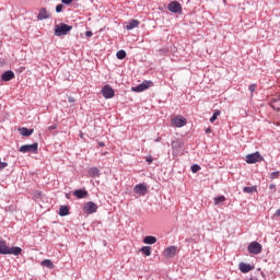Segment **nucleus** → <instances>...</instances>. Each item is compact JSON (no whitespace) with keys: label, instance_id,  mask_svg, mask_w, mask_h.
<instances>
[{"label":"nucleus","instance_id":"f257e3e1","mask_svg":"<svg viewBox=\"0 0 280 280\" xmlns=\"http://www.w3.org/2000/svg\"><path fill=\"white\" fill-rule=\"evenodd\" d=\"M23 249L19 246L9 247L5 241L0 240V255H15L19 256Z\"/></svg>","mask_w":280,"mask_h":280},{"label":"nucleus","instance_id":"f03ea898","mask_svg":"<svg viewBox=\"0 0 280 280\" xmlns=\"http://www.w3.org/2000/svg\"><path fill=\"white\" fill-rule=\"evenodd\" d=\"M73 30V26L60 23L59 25L55 26V36H67L69 32Z\"/></svg>","mask_w":280,"mask_h":280},{"label":"nucleus","instance_id":"7ed1b4c3","mask_svg":"<svg viewBox=\"0 0 280 280\" xmlns=\"http://www.w3.org/2000/svg\"><path fill=\"white\" fill-rule=\"evenodd\" d=\"M264 161V158L259 151H256L255 153L247 154L245 158V162L248 165H254V163H261Z\"/></svg>","mask_w":280,"mask_h":280},{"label":"nucleus","instance_id":"20e7f679","mask_svg":"<svg viewBox=\"0 0 280 280\" xmlns=\"http://www.w3.org/2000/svg\"><path fill=\"white\" fill-rule=\"evenodd\" d=\"M167 10L173 14H179V12H183V5L180 4V2L173 0L168 3Z\"/></svg>","mask_w":280,"mask_h":280},{"label":"nucleus","instance_id":"39448f33","mask_svg":"<svg viewBox=\"0 0 280 280\" xmlns=\"http://www.w3.org/2000/svg\"><path fill=\"white\" fill-rule=\"evenodd\" d=\"M20 152H23V154H27V152H32L33 154H36L38 152V143L35 142L33 144H24L20 147Z\"/></svg>","mask_w":280,"mask_h":280},{"label":"nucleus","instance_id":"423d86ee","mask_svg":"<svg viewBox=\"0 0 280 280\" xmlns=\"http://www.w3.org/2000/svg\"><path fill=\"white\" fill-rule=\"evenodd\" d=\"M247 250L250 253V255H259L262 250V247L259 242L254 241L248 245Z\"/></svg>","mask_w":280,"mask_h":280},{"label":"nucleus","instance_id":"0eeeda50","mask_svg":"<svg viewBox=\"0 0 280 280\" xmlns=\"http://www.w3.org/2000/svg\"><path fill=\"white\" fill-rule=\"evenodd\" d=\"M152 81H143L139 85L131 88V91H133V93H143V91H148V89H150Z\"/></svg>","mask_w":280,"mask_h":280},{"label":"nucleus","instance_id":"6e6552de","mask_svg":"<svg viewBox=\"0 0 280 280\" xmlns=\"http://www.w3.org/2000/svg\"><path fill=\"white\" fill-rule=\"evenodd\" d=\"M101 93L103 97H105V100H113V96L115 95V90H113V88L107 84L102 89Z\"/></svg>","mask_w":280,"mask_h":280},{"label":"nucleus","instance_id":"1a4fd4ad","mask_svg":"<svg viewBox=\"0 0 280 280\" xmlns=\"http://www.w3.org/2000/svg\"><path fill=\"white\" fill-rule=\"evenodd\" d=\"M84 213L91 215V213H97V205L93 201H88L83 207Z\"/></svg>","mask_w":280,"mask_h":280},{"label":"nucleus","instance_id":"9d476101","mask_svg":"<svg viewBox=\"0 0 280 280\" xmlns=\"http://www.w3.org/2000/svg\"><path fill=\"white\" fill-rule=\"evenodd\" d=\"M171 124L175 126V128H183L184 126H187V119L184 117L175 116L172 118Z\"/></svg>","mask_w":280,"mask_h":280},{"label":"nucleus","instance_id":"9b49d317","mask_svg":"<svg viewBox=\"0 0 280 280\" xmlns=\"http://www.w3.org/2000/svg\"><path fill=\"white\" fill-rule=\"evenodd\" d=\"M178 250V247L176 246H168L164 250V257L166 259H172L173 257H176V252Z\"/></svg>","mask_w":280,"mask_h":280},{"label":"nucleus","instance_id":"f8f14e48","mask_svg":"<svg viewBox=\"0 0 280 280\" xmlns=\"http://www.w3.org/2000/svg\"><path fill=\"white\" fill-rule=\"evenodd\" d=\"M47 19H51V13L47 11V8L39 9L37 21H47Z\"/></svg>","mask_w":280,"mask_h":280},{"label":"nucleus","instance_id":"ddd939ff","mask_svg":"<svg viewBox=\"0 0 280 280\" xmlns=\"http://www.w3.org/2000/svg\"><path fill=\"white\" fill-rule=\"evenodd\" d=\"M133 191L138 194V196H145L148 194V187L145 184H137L133 187Z\"/></svg>","mask_w":280,"mask_h":280},{"label":"nucleus","instance_id":"4468645a","mask_svg":"<svg viewBox=\"0 0 280 280\" xmlns=\"http://www.w3.org/2000/svg\"><path fill=\"white\" fill-rule=\"evenodd\" d=\"M14 78H15L14 71L12 70H7L1 75L2 82H10L11 80H14Z\"/></svg>","mask_w":280,"mask_h":280},{"label":"nucleus","instance_id":"2eb2a0df","mask_svg":"<svg viewBox=\"0 0 280 280\" xmlns=\"http://www.w3.org/2000/svg\"><path fill=\"white\" fill-rule=\"evenodd\" d=\"M72 195L75 196V198L82 199L89 196V191H86V189L81 188V189L74 190Z\"/></svg>","mask_w":280,"mask_h":280},{"label":"nucleus","instance_id":"dca6fc26","mask_svg":"<svg viewBox=\"0 0 280 280\" xmlns=\"http://www.w3.org/2000/svg\"><path fill=\"white\" fill-rule=\"evenodd\" d=\"M238 268H240L241 272L246 275L247 272H250V270H253L254 267L250 266V264L240 262Z\"/></svg>","mask_w":280,"mask_h":280},{"label":"nucleus","instance_id":"f3484780","mask_svg":"<svg viewBox=\"0 0 280 280\" xmlns=\"http://www.w3.org/2000/svg\"><path fill=\"white\" fill-rule=\"evenodd\" d=\"M141 22H139V20H130L127 25L125 26V28L130 32L131 30H135V27H139V24Z\"/></svg>","mask_w":280,"mask_h":280},{"label":"nucleus","instance_id":"a211bd4d","mask_svg":"<svg viewBox=\"0 0 280 280\" xmlns=\"http://www.w3.org/2000/svg\"><path fill=\"white\" fill-rule=\"evenodd\" d=\"M19 132L22 135V137H32V135H34V129L22 127L19 129Z\"/></svg>","mask_w":280,"mask_h":280},{"label":"nucleus","instance_id":"6ab92c4d","mask_svg":"<svg viewBox=\"0 0 280 280\" xmlns=\"http://www.w3.org/2000/svg\"><path fill=\"white\" fill-rule=\"evenodd\" d=\"M88 174L89 176H91V178H97L100 176V168L97 167H91L89 171H88Z\"/></svg>","mask_w":280,"mask_h":280},{"label":"nucleus","instance_id":"aec40b11","mask_svg":"<svg viewBox=\"0 0 280 280\" xmlns=\"http://www.w3.org/2000/svg\"><path fill=\"white\" fill-rule=\"evenodd\" d=\"M59 215L61 218H65V217L69 215V206H60Z\"/></svg>","mask_w":280,"mask_h":280},{"label":"nucleus","instance_id":"412c9836","mask_svg":"<svg viewBox=\"0 0 280 280\" xmlns=\"http://www.w3.org/2000/svg\"><path fill=\"white\" fill-rule=\"evenodd\" d=\"M244 194H257V186H245L243 188Z\"/></svg>","mask_w":280,"mask_h":280},{"label":"nucleus","instance_id":"4be33fe9","mask_svg":"<svg viewBox=\"0 0 280 280\" xmlns=\"http://www.w3.org/2000/svg\"><path fill=\"white\" fill-rule=\"evenodd\" d=\"M42 266L44 268H49L50 270H54V268H56V266L54 265V262L50 259L43 260Z\"/></svg>","mask_w":280,"mask_h":280},{"label":"nucleus","instance_id":"5701e85b","mask_svg":"<svg viewBox=\"0 0 280 280\" xmlns=\"http://www.w3.org/2000/svg\"><path fill=\"white\" fill-rule=\"evenodd\" d=\"M143 244H149V245L156 244V236H145L143 238Z\"/></svg>","mask_w":280,"mask_h":280},{"label":"nucleus","instance_id":"b1692460","mask_svg":"<svg viewBox=\"0 0 280 280\" xmlns=\"http://www.w3.org/2000/svg\"><path fill=\"white\" fill-rule=\"evenodd\" d=\"M141 253H143V255H145V257H150V255H152V247L143 246L141 248Z\"/></svg>","mask_w":280,"mask_h":280},{"label":"nucleus","instance_id":"393cba45","mask_svg":"<svg viewBox=\"0 0 280 280\" xmlns=\"http://www.w3.org/2000/svg\"><path fill=\"white\" fill-rule=\"evenodd\" d=\"M127 54H126V50L121 49V50H118L117 54H116V58L118 60H124L126 58Z\"/></svg>","mask_w":280,"mask_h":280},{"label":"nucleus","instance_id":"a878e982","mask_svg":"<svg viewBox=\"0 0 280 280\" xmlns=\"http://www.w3.org/2000/svg\"><path fill=\"white\" fill-rule=\"evenodd\" d=\"M226 200V197H224L223 195L222 196H219V197H214V205H222V202H224Z\"/></svg>","mask_w":280,"mask_h":280},{"label":"nucleus","instance_id":"bb28decb","mask_svg":"<svg viewBox=\"0 0 280 280\" xmlns=\"http://www.w3.org/2000/svg\"><path fill=\"white\" fill-rule=\"evenodd\" d=\"M192 174H197V172H200L201 167L200 165L198 164H194L191 167H190Z\"/></svg>","mask_w":280,"mask_h":280},{"label":"nucleus","instance_id":"cd10ccee","mask_svg":"<svg viewBox=\"0 0 280 280\" xmlns=\"http://www.w3.org/2000/svg\"><path fill=\"white\" fill-rule=\"evenodd\" d=\"M279 175H280V172L276 171V172L270 173L269 178L271 180H275V178H279Z\"/></svg>","mask_w":280,"mask_h":280},{"label":"nucleus","instance_id":"c85d7f7f","mask_svg":"<svg viewBox=\"0 0 280 280\" xmlns=\"http://www.w3.org/2000/svg\"><path fill=\"white\" fill-rule=\"evenodd\" d=\"M219 115H220V110L214 112L210 118V124H213V121H215V119H218Z\"/></svg>","mask_w":280,"mask_h":280},{"label":"nucleus","instance_id":"c756f323","mask_svg":"<svg viewBox=\"0 0 280 280\" xmlns=\"http://www.w3.org/2000/svg\"><path fill=\"white\" fill-rule=\"evenodd\" d=\"M273 108H275L276 110H280V97L275 101Z\"/></svg>","mask_w":280,"mask_h":280},{"label":"nucleus","instance_id":"7c9ffc66","mask_svg":"<svg viewBox=\"0 0 280 280\" xmlns=\"http://www.w3.org/2000/svg\"><path fill=\"white\" fill-rule=\"evenodd\" d=\"M172 148H173L174 150L180 148V142H178V141H173V142H172Z\"/></svg>","mask_w":280,"mask_h":280},{"label":"nucleus","instance_id":"2f4dec72","mask_svg":"<svg viewBox=\"0 0 280 280\" xmlns=\"http://www.w3.org/2000/svg\"><path fill=\"white\" fill-rule=\"evenodd\" d=\"M5 167H8V162H1V159H0V172L2 170H5Z\"/></svg>","mask_w":280,"mask_h":280},{"label":"nucleus","instance_id":"473e14b6","mask_svg":"<svg viewBox=\"0 0 280 280\" xmlns=\"http://www.w3.org/2000/svg\"><path fill=\"white\" fill-rule=\"evenodd\" d=\"M256 89H257V85H255V84H250V85L248 86V91H249L250 93H255Z\"/></svg>","mask_w":280,"mask_h":280},{"label":"nucleus","instance_id":"72a5a7b5","mask_svg":"<svg viewBox=\"0 0 280 280\" xmlns=\"http://www.w3.org/2000/svg\"><path fill=\"white\" fill-rule=\"evenodd\" d=\"M62 8H65V5H62V4H57V5H56V12H57V13L62 12Z\"/></svg>","mask_w":280,"mask_h":280},{"label":"nucleus","instance_id":"f704fd0d","mask_svg":"<svg viewBox=\"0 0 280 280\" xmlns=\"http://www.w3.org/2000/svg\"><path fill=\"white\" fill-rule=\"evenodd\" d=\"M61 3H63V5H71V3H73V0H61Z\"/></svg>","mask_w":280,"mask_h":280},{"label":"nucleus","instance_id":"c9c22d12","mask_svg":"<svg viewBox=\"0 0 280 280\" xmlns=\"http://www.w3.org/2000/svg\"><path fill=\"white\" fill-rule=\"evenodd\" d=\"M85 36H86L88 38H91V36H93V32L86 31V32H85Z\"/></svg>","mask_w":280,"mask_h":280},{"label":"nucleus","instance_id":"e433bc0d","mask_svg":"<svg viewBox=\"0 0 280 280\" xmlns=\"http://www.w3.org/2000/svg\"><path fill=\"white\" fill-rule=\"evenodd\" d=\"M269 189H272L273 191H277V185L270 184L269 185Z\"/></svg>","mask_w":280,"mask_h":280},{"label":"nucleus","instance_id":"4c0bfd02","mask_svg":"<svg viewBox=\"0 0 280 280\" xmlns=\"http://www.w3.org/2000/svg\"><path fill=\"white\" fill-rule=\"evenodd\" d=\"M58 128V125H51L48 127V130H56Z\"/></svg>","mask_w":280,"mask_h":280},{"label":"nucleus","instance_id":"58836bf2","mask_svg":"<svg viewBox=\"0 0 280 280\" xmlns=\"http://www.w3.org/2000/svg\"><path fill=\"white\" fill-rule=\"evenodd\" d=\"M145 161H147V163H152L154 161V159L152 156H149V158H147Z\"/></svg>","mask_w":280,"mask_h":280},{"label":"nucleus","instance_id":"ea45409f","mask_svg":"<svg viewBox=\"0 0 280 280\" xmlns=\"http://www.w3.org/2000/svg\"><path fill=\"white\" fill-rule=\"evenodd\" d=\"M275 218H280V209H278L276 212H275Z\"/></svg>","mask_w":280,"mask_h":280},{"label":"nucleus","instance_id":"a19ab883","mask_svg":"<svg viewBox=\"0 0 280 280\" xmlns=\"http://www.w3.org/2000/svg\"><path fill=\"white\" fill-rule=\"evenodd\" d=\"M105 145H106V143H104V142H102V141L98 142V147H100V148H104Z\"/></svg>","mask_w":280,"mask_h":280},{"label":"nucleus","instance_id":"79ce46f5","mask_svg":"<svg viewBox=\"0 0 280 280\" xmlns=\"http://www.w3.org/2000/svg\"><path fill=\"white\" fill-rule=\"evenodd\" d=\"M68 101H69L70 103H73V102H75V98H73L72 96H70V97L68 98Z\"/></svg>","mask_w":280,"mask_h":280},{"label":"nucleus","instance_id":"37998d69","mask_svg":"<svg viewBox=\"0 0 280 280\" xmlns=\"http://www.w3.org/2000/svg\"><path fill=\"white\" fill-rule=\"evenodd\" d=\"M248 280H259V279L255 276H252Z\"/></svg>","mask_w":280,"mask_h":280},{"label":"nucleus","instance_id":"c03bdc74","mask_svg":"<svg viewBox=\"0 0 280 280\" xmlns=\"http://www.w3.org/2000/svg\"><path fill=\"white\" fill-rule=\"evenodd\" d=\"M206 132H207V133L211 132V129L208 128V129L206 130Z\"/></svg>","mask_w":280,"mask_h":280},{"label":"nucleus","instance_id":"a18cd8bd","mask_svg":"<svg viewBox=\"0 0 280 280\" xmlns=\"http://www.w3.org/2000/svg\"><path fill=\"white\" fill-rule=\"evenodd\" d=\"M260 270H261V269H257L256 273L259 275Z\"/></svg>","mask_w":280,"mask_h":280},{"label":"nucleus","instance_id":"49530a36","mask_svg":"<svg viewBox=\"0 0 280 280\" xmlns=\"http://www.w3.org/2000/svg\"><path fill=\"white\" fill-rule=\"evenodd\" d=\"M156 142L161 141V138L155 139Z\"/></svg>","mask_w":280,"mask_h":280},{"label":"nucleus","instance_id":"de8ad7c7","mask_svg":"<svg viewBox=\"0 0 280 280\" xmlns=\"http://www.w3.org/2000/svg\"><path fill=\"white\" fill-rule=\"evenodd\" d=\"M66 198H69V194L66 195Z\"/></svg>","mask_w":280,"mask_h":280}]
</instances>
